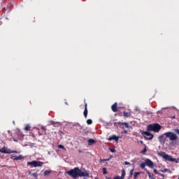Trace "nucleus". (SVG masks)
I'll return each instance as SVG.
<instances>
[{
  "mask_svg": "<svg viewBox=\"0 0 179 179\" xmlns=\"http://www.w3.org/2000/svg\"><path fill=\"white\" fill-rule=\"evenodd\" d=\"M164 136L169 138V141H175V145H179V137L176 133L172 131L164 133V134L158 136V140H159V142L164 143H165V140L164 139Z\"/></svg>",
  "mask_w": 179,
  "mask_h": 179,
  "instance_id": "obj_1",
  "label": "nucleus"
},
{
  "mask_svg": "<svg viewBox=\"0 0 179 179\" xmlns=\"http://www.w3.org/2000/svg\"><path fill=\"white\" fill-rule=\"evenodd\" d=\"M67 174L73 178V179H77L78 177H88L89 173L87 171H81L79 167H75L70 171H68Z\"/></svg>",
  "mask_w": 179,
  "mask_h": 179,
  "instance_id": "obj_2",
  "label": "nucleus"
},
{
  "mask_svg": "<svg viewBox=\"0 0 179 179\" xmlns=\"http://www.w3.org/2000/svg\"><path fill=\"white\" fill-rule=\"evenodd\" d=\"M158 156L163 157L164 159L171 162L178 163L179 159L173 158L171 155L166 153V152H158Z\"/></svg>",
  "mask_w": 179,
  "mask_h": 179,
  "instance_id": "obj_3",
  "label": "nucleus"
},
{
  "mask_svg": "<svg viewBox=\"0 0 179 179\" xmlns=\"http://www.w3.org/2000/svg\"><path fill=\"white\" fill-rule=\"evenodd\" d=\"M162 129V126L158 123L150 124L148 125V131H154L158 133Z\"/></svg>",
  "mask_w": 179,
  "mask_h": 179,
  "instance_id": "obj_4",
  "label": "nucleus"
},
{
  "mask_svg": "<svg viewBox=\"0 0 179 179\" xmlns=\"http://www.w3.org/2000/svg\"><path fill=\"white\" fill-rule=\"evenodd\" d=\"M146 165H147L148 167L151 168V169H153V168H154V163H153V162H152L151 159H146L145 160V162H143L142 164H141V165H140L141 169H145Z\"/></svg>",
  "mask_w": 179,
  "mask_h": 179,
  "instance_id": "obj_5",
  "label": "nucleus"
},
{
  "mask_svg": "<svg viewBox=\"0 0 179 179\" xmlns=\"http://www.w3.org/2000/svg\"><path fill=\"white\" fill-rule=\"evenodd\" d=\"M44 164L43 162L33 160L28 162L27 165L33 166L34 167H41Z\"/></svg>",
  "mask_w": 179,
  "mask_h": 179,
  "instance_id": "obj_6",
  "label": "nucleus"
},
{
  "mask_svg": "<svg viewBox=\"0 0 179 179\" xmlns=\"http://www.w3.org/2000/svg\"><path fill=\"white\" fill-rule=\"evenodd\" d=\"M0 152L3 154L17 153L16 151H13L10 149H7L5 146L0 148Z\"/></svg>",
  "mask_w": 179,
  "mask_h": 179,
  "instance_id": "obj_7",
  "label": "nucleus"
},
{
  "mask_svg": "<svg viewBox=\"0 0 179 179\" xmlns=\"http://www.w3.org/2000/svg\"><path fill=\"white\" fill-rule=\"evenodd\" d=\"M142 134L148 140H152L153 138H154V135L152 134L150 131H144L143 132H142Z\"/></svg>",
  "mask_w": 179,
  "mask_h": 179,
  "instance_id": "obj_8",
  "label": "nucleus"
},
{
  "mask_svg": "<svg viewBox=\"0 0 179 179\" xmlns=\"http://www.w3.org/2000/svg\"><path fill=\"white\" fill-rule=\"evenodd\" d=\"M83 115L85 119H87V115H88V110H87V103L85 102V110H84Z\"/></svg>",
  "mask_w": 179,
  "mask_h": 179,
  "instance_id": "obj_9",
  "label": "nucleus"
},
{
  "mask_svg": "<svg viewBox=\"0 0 179 179\" xmlns=\"http://www.w3.org/2000/svg\"><path fill=\"white\" fill-rule=\"evenodd\" d=\"M112 110L114 113H117V103L115 102V103H113L111 106Z\"/></svg>",
  "mask_w": 179,
  "mask_h": 179,
  "instance_id": "obj_10",
  "label": "nucleus"
},
{
  "mask_svg": "<svg viewBox=\"0 0 179 179\" xmlns=\"http://www.w3.org/2000/svg\"><path fill=\"white\" fill-rule=\"evenodd\" d=\"M13 159L14 161H19V160H22L23 159V157L22 155H19V156H13Z\"/></svg>",
  "mask_w": 179,
  "mask_h": 179,
  "instance_id": "obj_11",
  "label": "nucleus"
},
{
  "mask_svg": "<svg viewBox=\"0 0 179 179\" xmlns=\"http://www.w3.org/2000/svg\"><path fill=\"white\" fill-rule=\"evenodd\" d=\"M123 114H124V117L128 118V117H129L131 116V112L124 111V112H123Z\"/></svg>",
  "mask_w": 179,
  "mask_h": 179,
  "instance_id": "obj_12",
  "label": "nucleus"
},
{
  "mask_svg": "<svg viewBox=\"0 0 179 179\" xmlns=\"http://www.w3.org/2000/svg\"><path fill=\"white\" fill-rule=\"evenodd\" d=\"M154 172H155V174L159 175L160 176H162V179H164V174L161 173H159V172L157 171V169H154Z\"/></svg>",
  "mask_w": 179,
  "mask_h": 179,
  "instance_id": "obj_13",
  "label": "nucleus"
},
{
  "mask_svg": "<svg viewBox=\"0 0 179 179\" xmlns=\"http://www.w3.org/2000/svg\"><path fill=\"white\" fill-rule=\"evenodd\" d=\"M120 126H125L126 128L129 129V125L127 122H119Z\"/></svg>",
  "mask_w": 179,
  "mask_h": 179,
  "instance_id": "obj_14",
  "label": "nucleus"
},
{
  "mask_svg": "<svg viewBox=\"0 0 179 179\" xmlns=\"http://www.w3.org/2000/svg\"><path fill=\"white\" fill-rule=\"evenodd\" d=\"M116 137H117V136L115 135V134L111 135V136H109L108 141H113V140H115V139L116 138Z\"/></svg>",
  "mask_w": 179,
  "mask_h": 179,
  "instance_id": "obj_15",
  "label": "nucleus"
},
{
  "mask_svg": "<svg viewBox=\"0 0 179 179\" xmlns=\"http://www.w3.org/2000/svg\"><path fill=\"white\" fill-rule=\"evenodd\" d=\"M95 143H96V141L92 138H90L88 141L89 145H92V144H94Z\"/></svg>",
  "mask_w": 179,
  "mask_h": 179,
  "instance_id": "obj_16",
  "label": "nucleus"
},
{
  "mask_svg": "<svg viewBox=\"0 0 179 179\" xmlns=\"http://www.w3.org/2000/svg\"><path fill=\"white\" fill-rule=\"evenodd\" d=\"M125 175H126L125 170H124V169H122V176H120V178H121V179H124V177H125Z\"/></svg>",
  "mask_w": 179,
  "mask_h": 179,
  "instance_id": "obj_17",
  "label": "nucleus"
},
{
  "mask_svg": "<svg viewBox=\"0 0 179 179\" xmlns=\"http://www.w3.org/2000/svg\"><path fill=\"white\" fill-rule=\"evenodd\" d=\"M134 168H135V166H134V168L130 171V172H129V178H132V176L134 175Z\"/></svg>",
  "mask_w": 179,
  "mask_h": 179,
  "instance_id": "obj_18",
  "label": "nucleus"
},
{
  "mask_svg": "<svg viewBox=\"0 0 179 179\" xmlns=\"http://www.w3.org/2000/svg\"><path fill=\"white\" fill-rule=\"evenodd\" d=\"M141 173V172H135L134 175V179H137V177Z\"/></svg>",
  "mask_w": 179,
  "mask_h": 179,
  "instance_id": "obj_19",
  "label": "nucleus"
},
{
  "mask_svg": "<svg viewBox=\"0 0 179 179\" xmlns=\"http://www.w3.org/2000/svg\"><path fill=\"white\" fill-rule=\"evenodd\" d=\"M58 148H59V149H62V150H64V151L66 150V149L64 148V146L63 145H61V144L58 145Z\"/></svg>",
  "mask_w": 179,
  "mask_h": 179,
  "instance_id": "obj_20",
  "label": "nucleus"
},
{
  "mask_svg": "<svg viewBox=\"0 0 179 179\" xmlns=\"http://www.w3.org/2000/svg\"><path fill=\"white\" fill-rule=\"evenodd\" d=\"M50 173H51V171L46 170L45 171H44V176H48L50 175Z\"/></svg>",
  "mask_w": 179,
  "mask_h": 179,
  "instance_id": "obj_21",
  "label": "nucleus"
},
{
  "mask_svg": "<svg viewBox=\"0 0 179 179\" xmlns=\"http://www.w3.org/2000/svg\"><path fill=\"white\" fill-rule=\"evenodd\" d=\"M87 124L91 125L92 124V120L91 119L87 120Z\"/></svg>",
  "mask_w": 179,
  "mask_h": 179,
  "instance_id": "obj_22",
  "label": "nucleus"
},
{
  "mask_svg": "<svg viewBox=\"0 0 179 179\" xmlns=\"http://www.w3.org/2000/svg\"><path fill=\"white\" fill-rule=\"evenodd\" d=\"M30 129V126L29 124H27L26 127H24V130L28 131Z\"/></svg>",
  "mask_w": 179,
  "mask_h": 179,
  "instance_id": "obj_23",
  "label": "nucleus"
},
{
  "mask_svg": "<svg viewBox=\"0 0 179 179\" xmlns=\"http://www.w3.org/2000/svg\"><path fill=\"white\" fill-rule=\"evenodd\" d=\"M103 173L104 175H106V174L108 173V172H107V169H106V167H103Z\"/></svg>",
  "mask_w": 179,
  "mask_h": 179,
  "instance_id": "obj_24",
  "label": "nucleus"
},
{
  "mask_svg": "<svg viewBox=\"0 0 179 179\" xmlns=\"http://www.w3.org/2000/svg\"><path fill=\"white\" fill-rule=\"evenodd\" d=\"M32 176L35 178V179H38V174H37L36 172L33 173H32Z\"/></svg>",
  "mask_w": 179,
  "mask_h": 179,
  "instance_id": "obj_25",
  "label": "nucleus"
},
{
  "mask_svg": "<svg viewBox=\"0 0 179 179\" xmlns=\"http://www.w3.org/2000/svg\"><path fill=\"white\" fill-rule=\"evenodd\" d=\"M120 138H121V136H116L115 141V142H116L117 143H118V141H119Z\"/></svg>",
  "mask_w": 179,
  "mask_h": 179,
  "instance_id": "obj_26",
  "label": "nucleus"
},
{
  "mask_svg": "<svg viewBox=\"0 0 179 179\" xmlns=\"http://www.w3.org/2000/svg\"><path fill=\"white\" fill-rule=\"evenodd\" d=\"M109 161V159H101V162H105Z\"/></svg>",
  "mask_w": 179,
  "mask_h": 179,
  "instance_id": "obj_27",
  "label": "nucleus"
},
{
  "mask_svg": "<svg viewBox=\"0 0 179 179\" xmlns=\"http://www.w3.org/2000/svg\"><path fill=\"white\" fill-rule=\"evenodd\" d=\"M144 169L146 171V173H148V177H149L151 175L150 172L146 168H145Z\"/></svg>",
  "mask_w": 179,
  "mask_h": 179,
  "instance_id": "obj_28",
  "label": "nucleus"
},
{
  "mask_svg": "<svg viewBox=\"0 0 179 179\" xmlns=\"http://www.w3.org/2000/svg\"><path fill=\"white\" fill-rule=\"evenodd\" d=\"M41 129H42L43 131H45H45H46L45 127L42 126V127H41Z\"/></svg>",
  "mask_w": 179,
  "mask_h": 179,
  "instance_id": "obj_29",
  "label": "nucleus"
},
{
  "mask_svg": "<svg viewBox=\"0 0 179 179\" xmlns=\"http://www.w3.org/2000/svg\"><path fill=\"white\" fill-rule=\"evenodd\" d=\"M111 152L115 153L116 152L115 149L110 148Z\"/></svg>",
  "mask_w": 179,
  "mask_h": 179,
  "instance_id": "obj_30",
  "label": "nucleus"
},
{
  "mask_svg": "<svg viewBox=\"0 0 179 179\" xmlns=\"http://www.w3.org/2000/svg\"><path fill=\"white\" fill-rule=\"evenodd\" d=\"M124 164H125V165H131V163L129 162H127V161H126V162H124Z\"/></svg>",
  "mask_w": 179,
  "mask_h": 179,
  "instance_id": "obj_31",
  "label": "nucleus"
},
{
  "mask_svg": "<svg viewBox=\"0 0 179 179\" xmlns=\"http://www.w3.org/2000/svg\"><path fill=\"white\" fill-rule=\"evenodd\" d=\"M175 132L179 135V129H175Z\"/></svg>",
  "mask_w": 179,
  "mask_h": 179,
  "instance_id": "obj_32",
  "label": "nucleus"
},
{
  "mask_svg": "<svg viewBox=\"0 0 179 179\" xmlns=\"http://www.w3.org/2000/svg\"><path fill=\"white\" fill-rule=\"evenodd\" d=\"M146 152H147V149H146V148H145L143 149V150L142 151V153H146Z\"/></svg>",
  "mask_w": 179,
  "mask_h": 179,
  "instance_id": "obj_33",
  "label": "nucleus"
},
{
  "mask_svg": "<svg viewBox=\"0 0 179 179\" xmlns=\"http://www.w3.org/2000/svg\"><path fill=\"white\" fill-rule=\"evenodd\" d=\"M114 179H121V177L120 176H117L115 177Z\"/></svg>",
  "mask_w": 179,
  "mask_h": 179,
  "instance_id": "obj_34",
  "label": "nucleus"
},
{
  "mask_svg": "<svg viewBox=\"0 0 179 179\" xmlns=\"http://www.w3.org/2000/svg\"><path fill=\"white\" fill-rule=\"evenodd\" d=\"M168 171H169L168 169H164V171H162V172L166 173V172H167Z\"/></svg>",
  "mask_w": 179,
  "mask_h": 179,
  "instance_id": "obj_35",
  "label": "nucleus"
},
{
  "mask_svg": "<svg viewBox=\"0 0 179 179\" xmlns=\"http://www.w3.org/2000/svg\"><path fill=\"white\" fill-rule=\"evenodd\" d=\"M149 178H150V179H155V178H154L152 175H150V176H149Z\"/></svg>",
  "mask_w": 179,
  "mask_h": 179,
  "instance_id": "obj_36",
  "label": "nucleus"
},
{
  "mask_svg": "<svg viewBox=\"0 0 179 179\" xmlns=\"http://www.w3.org/2000/svg\"><path fill=\"white\" fill-rule=\"evenodd\" d=\"M127 133H128L127 130H124V131H123V134H127Z\"/></svg>",
  "mask_w": 179,
  "mask_h": 179,
  "instance_id": "obj_37",
  "label": "nucleus"
},
{
  "mask_svg": "<svg viewBox=\"0 0 179 179\" xmlns=\"http://www.w3.org/2000/svg\"><path fill=\"white\" fill-rule=\"evenodd\" d=\"M176 118V117L175 116H172V119H175Z\"/></svg>",
  "mask_w": 179,
  "mask_h": 179,
  "instance_id": "obj_38",
  "label": "nucleus"
},
{
  "mask_svg": "<svg viewBox=\"0 0 179 179\" xmlns=\"http://www.w3.org/2000/svg\"><path fill=\"white\" fill-rule=\"evenodd\" d=\"M107 179H113V178H111L110 177H108V178H107Z\"/></svg>",
  "mask_w": 179,
  "mask_h": 179,
  "instance_id": "obj_39",
  "label": "nucleus"
},
{
  "mask_svg": "<svg viewBox=\"0 0 179 179\" xmlns=\"http://www.w3.org/2000/svg\"><path fill=\"white\" fill-rule=\"evenodd\" d=\"M65 104L68 106V103L67 102H65Z\"/></svg>",
  "mask_w": 179,
  "mask_h": 179,
  "instance_id": "obj_40",
  "label": "nucleus"
},
{
  "mask_svg": "<svg viewBox=\"0 0 179 179\" xmlns=\"http://www.w3.org/2000/svg\"><path fill=\"white\" fill-rule=\"evenodd\" d=\"M95 179H99L97 177H95Z\"/></svg>",
  "mask_w": 179,
  "mask_h": 179,
  "instance_id": "obj_41",
  "label": "nucleus"
},
{
  "mask_svg": "<svg viewBox=\"0 0 179 179\" xmlns=\"http://www.w3.org/2000/svg\"><path fill=\"white\" fill-rule=\"evenodd\" d=\"M122 129H124V127H122Z\"/></svg>",
  "mask_w": 179,
  "mask_h": 179,
  "instance_id": "obj_42",
  "label": "nucleus"
},
{
  "mask_svg": "<svg viewBox=\"0 0 179 179\" xmlns=\"http://www.w3.org/2000/svg\"><path fill=\"white\" fill-rule=\"evenodd\" d=\"M141 143H143V141H141Z\"/></svg>",
  "mask_w": 179,
  "mask_h": 179,
  "instance_id": "obj_43",
  "label": "nucleus"
},
{
  "mask_svg": "<svg viewBox=\"0 0 179 179\" xmlns=\"http://www.w3.org/2000/svg\"><path fill=\"white\" fill-rule=\"evenodd\" d=\"M178 179H179V177L178 178Z\"/></svg>",
  "mask_w": 179,
  "mask_h": 179,
  "instance_id": "obj_44",
  "label": "nucleus"
},
{
  "mask_svg": "<svg viewBox=\"0 0 179 179\" xmlns=\"http://www.w3.org/2000/svg\"><path fill=\"white\" fill-rule=\"evenodd\" d=\"M129 179H130V178H129Z\"/></svg>",
  "mask_w": 179,
  "mask_h": 179,
  "instance_id": "obj_45",
  "label": "nucleus"
}]
</instances>
